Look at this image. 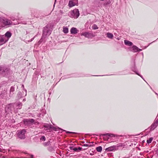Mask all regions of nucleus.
Instances as JSON below:
<instances>
[{"mask_svg": "<svg viewBox=\"0 0 158 158\" xmlns=\"http://www.w3.org/2000/svg\"><path fill=\"white\" fill-rule=\"evenodd\" d=\"M0 21L2 24L3 27H9L13 25L11 21L6 18H2L0 19Z\"/></svg>", "mask_w": 158, "mask_h": 158, "instance_id": "f257e3e1", "label": "nucleus"}, {"mask_svg": "<svg viewBox=\"0 0 158 158\" xmlns=\"http://www.w3.org/2000/svg\"><path fill=\"white\" fill-rule=\"evenodd\" d=\"M71 14L72 18L75 19L77 18L79 16V12L78 10L75 9L71 12Z\"/></svg>", "mask_w": 158, "mask_h": 158, "instance_id": "f03ea898", "label": "nucleus"}, {"mask_svg": "<svg viewBox=\"0 0 158 158\" xmlns=\"http://www.w3.org/2000/svg\"><path fill=\"white\" fill-rule=\"evenodd\" d=\"M17 135L18 137L21 139H24L25 138V134L26 131L25 129L18 131Z\"/></svg>", "mask_w": 158, "mask_h": 158, "instance_id": "7ed1b4c3", "label": "nucleus"}, {"mask_svg": "<svg viewBox=\"0 0 158 158\" xmlns=\"http://www.w3.org/2000/svg\"><path fill=\"white\" fill-rule=\"evenodd\" d=\"M81 35L84 36L85 37L88 38H91L94 36V35L93 33L88 32H82L81 34Z\"/></svg>", "mask_w": 158, "mask_h": 158, "instance_id": "20e7f679", "label": "nucleus"}, {"mask_svg": "<svg viewBox=\"0 0 158 158\" xmlns=\"http://www.w3.org/2000/svg\"><path fill=\"white\" fill-rule=\"evenodd\" d=\"M7 41V39L6 38L4 35H0V45H2Z\"/></svg>", "mask_w": 158, "mask_h": 158, "instance_id": "39448f33", "label": "nucleus"}, {"mask_svg": "<svg viewBox=\"0 0 158 158\" xmlns=\"http://www.w3.org/2000/svg\"><path fill=\"white\" fill-rule=\"evenodd\" d=\"M51 34V32L49 31L47 27H45L44 28L43 30V34L44 35H49Z\"/></svg>", "mask_w": 158, "mask_h": 158, "instance_id": "423d86ee", "label": "nucleus"}, {"mask_svg": "<svg viewBox=\"0 0 158 158\" xmlns=\"http://www.w3.org/2000/svg\"><path fill=\"white\" fill-rule=\"evenodd\" d=\"M79 32V30L75 27H72L70 30V32L72 34H76Z\"/></svg>", "mask_w": 158, "mask_h": 158, "instance_id": "0eeeda50", "label": "nucleus"}, {"mask_svg": "<svg viewBox=\"0 0 158 158\" xmlns=\"http://www.w3.org/2000/svg\"><path fill=\"white\" fill-rule=\"evenodd\" d=\"M77 3H76L74 2L73 0H70L69 1L68 6L69 7H72L75 5H77Z\"/></svg>", "mask_w": 158, "mask_h": 158, "instance_id": "6e6552de", "label": "nucleus"}, {"mask_svg": "<svg viewBox=\"0 0 158 158\" xmlns=\"http://www.w3.org/2000/svg\"><path fill=\"white\" fill-rule=\"evenodd\" d=\"M104 139L105 140H106L107 139L110 138V137H112L114 136V135L112 134H106L104 135Z\"/></svg>", "mask_w": 158, "mask_h": 158, "instance_id": "1a4fd4ad", "label": "nucleus"}, {"mask_svg": "<svg viewBox=\"0 0 158 158\" xmlns=\"http://www.w3.org/2000/svg\"><path fill=\"white\" fill-rule=\"evenodd\" d=\"M130 50L134 52H137L138 51V48L135 46H133L132 47L129 48Z\"/></svg>", "mask_w": 158, "mask_h": 158, "instance_id": "9d476101", "label": "nucleus"}, {"mask_svg": "<svg viewBox=\"0 0 158 158\" xmlns=\"http://www.w3.org/2000/svg\"><path fill=\"white\" fill-rule=\"evenodd\" d=\"M11 36V34L10 32L9 31L7 32L5 35H4V36H5L6 38L7 39V41L9 40V39L10 37Z\"/></svg>", "mask_w": 158, "mask_h": 158, "instance_id": "9b49d317", "label": "nucleus"}, {"mask_svg": "<svg viewBox=\"0 0 158 158\" xmlns=\"http://www.w3.org/2000/svg\"><path fill=\"white\" fill-rule=\"evenodd\" d=\"M124 44L126 45L129 46H132L133 44L131 42L127 40H124Z\"/></svg>", "mask_w": 158, "mask_h": 158, "instance_id": "f8f14e48", "label": "nucleus"}, {"mask_svg": "<svg viewBox=\"0 0 158 158\" xmlns=\"http://www.w3.org/2000/svg\"><path fill=\"white\" fill-rule=\"evenodd\" d=\"M114 148V146H111L108 147L106 149V151L107 152L112 151H113Z\"/></svg>", "mask_w": 158, "mask_h": 158, "instance_id": "ddd939ff", "label": "nucleus"}, {"mask_svg": "<svg viewBox=\"0 0 158 158\" xmlns=\"http://www.w3.org/2000/svg\"><path fill=\"white\" fill-rule=\"evenodd\" d=\"M157 126V125L156 124L154 123L150 127V129L151 130H153Z\"/></svg>", "mask_w": 158, "mask_h": 158, "instance_id": "4468645a", "label": "nucleus"}, {"mask_svg": "<svg viewBox=\"0 0 158 158\" xmlns=\"http://www.w3.org/2000/svg\"><path fill=\"white\" fill-rule=\"evenodd\" d=\"M63 31L64 33H67L69 32V30L68 28L66 27H63Z\"/></svg>", "mask_w": 158, "mask_h": 158, "instance_id": "2eb2a0df", "label": "nucleus"}, {"mask_svg": "<svg viewBox=\"0 0 158 158\" xmlns=\"http://www.w3.org/2000/svg\"><path fill=\"white\" fill-rule=\"evenodd\" d=\"M97 151L99 152H101L102 150V148L101 146L97 147L96 148Z\"/></svg>", "mask_w": 158, "mask_h": 158, "instance_id": "dca6fc26", "label": "nucleus"}, {"mask_svg": "<svg viewBox=\"0 0 158 158\" xmlns=\"http://www.w3.org/2000/svg\"><path fill=\"white\" fill-rule=\"evenodd\" d=\"M107 37L109 38L112 39L113 37V35L112 34L110 33H107Z\"/></svg>", "mask_w": 158, "mask_h": 158, "instance_id": "f3484780", "label": "nucleus"}, {"mask_svg": "<svg viewBox=\"0 0 158 158\" xmlns=\"http://www.w3.org/2000/svg\"><path fill=\"white\" fill-rule=\"evenodd\" d=\"M153 139L152 137L148 139L147 141V143H151Z\"/></svg>", "mask_w": 158, "mask_h": 158, "instance_id": "a211bd4d", "label": "nucleus"}, {"mask_svg": "<svg viewBox=\"0 0 158 158\" xmlns=\"http://www.w3.org/2000/svg\"><path fill=\"white\" fill-rule=\"evenodd\" d=\"M92 28L93 29L96 30L98 29V27L96 25L94 24L92 26Z\"/></svg>", "mask_w": 158, "mask_h": 158, "instance_id": "6ab92c4d", "label": "nucleus"}, {"mask_svg": "<svg viewBox=\"0 0 158 158\" xmlns=\"http://www.w3.org/2000/svg\"><path fill=\"white\" fill-rule=\"evenodd\" d=\"M0 72L2 73L5 72L4 70V67L0 66Z\"/></svg>", "mask_w": 158, "mask_h": 158, "instance_id": "aec40b11", "label": "nucleus"}, {"mask_svg": "<svg viewBox=\"0 0 158 158\" xmlns=\"http://www.w3.org/2000/svg\"><path fill=\"white\" fill-rule=\"evenodd\" d=\"M15 91V87L14 86H12L10 90V92H13Z\"/></svg>", "mask_w": 158, "mask_h": 158, "instance_id": "412c9836", "label": "nucleus"}, {"mask_svg": "<svg viewBox=\"0 0 158 158\" xmlns=\"http://www.w3.org/2000/svg\"><path fill=\"white\" fill-rule=\"evenodd\" d=\"M40 139L42 141H45V138L44 136H42L41 137Z\"/></svg>", "mask_w": 158, "mask_h": 158, "instance_id": "4be33fe9", "label": "nucleus"}, {"mask_svg": "<svg viewBox=\"0 0 158 158\" xmlns=\"http://www.w3.org/2000/svg\"><path fill=\"white\" fill-rule=\"evenodd\" d=\"M19 109H20L21 108V106H22V104L21 103H20L18 105Z\"/></svg>", "mask_w": 158, "mask_h": 158, "instance_id": "5701e85b", "label": "nucleus"}, {"mask_svg": "<svg viewBox=\"0 0 158 158\" xmlns=\"http://www.w3.org/2000/svg\"><path fill=\"white\" fill-rule=\"evenodd\" d=\"M155 123L157 125H158V119H157L156 121L154 123Z\"/></svg>", "mask_w": 158, "mask_h": 158, "instance_id": "b1692460", "label": "nucleus"}, {"mask_svg": "<svg viewBox=\"0 0 158 158\" xmlns=\"http://www.w3.org/2000/svg\"><path fill=\"white\" fill-rule=\"evenodd\" d=\"M73 150L74 151H77V148H73Z\"/></svg>", "mask_w": 158, "mask_h": 158, "instance_id": "393cba45", "label": "nucleus"}, {"mask_svg": "<svg viewBox=\"0 0 158 158\" xmlns=\"http://www.w3.org/2000/svg\"><path fill=\"white\" fill-rule=\"evenodd\" d=\"M84 146L88 147V144H84Z\"/></svg>", "mask_w": 158, "mask_h": 158, "instance_id": "a878e982", "label": "nucleus"}, {"mask_svg": "<svg viewBox=\"0 0 158 158\" xmlns=\"http://www.w3.org/2000/svg\"><path fill=\"white\" fill-rule=\"evenodd\" d=\"M34 121V120L33 119H31L30 120V122L31 123L33 122Z\"/></svg>", "mask_w": 158, "mask_h": 158, "instance_id": "bb28decb", "label": "nucleus"}, {"mask_svg": "<svg viewBox=\"0 0 158 158\" xmlns=\"http://www.w3.org/2000/svg\"><path fill=\"white\" fill-rule=\"evenodd\" d=\"M69 148H70V149L71 150H72L73 148V147H69Z\"/></svg>", "mask_w": 158, "mask_h": 158, "instance_id": "cd10ccee", "label": "nucleus"}, {"mask_svg": "<svg viewBox=\"0 0 158 158\" xmlns=\"http://www.w3.org/2000/svg\"><path fill=\"white\" fill-rule=\"evenodd\" d=\"M34 39V38H32V39H31V41H32Z\"/></svg>", "mask_w": 158, "mask_h": 158, "instance_id": "c85d7f7f", "label": "nucleus"}, {"mask_svg": "<svg viewBox=\"0 0 158 158\" xmlns=\"http://www.w3.org/2000/svg\"><path fill=\"white\" fill-rule=\"evenodd\" d=\"M79 150H81V148L80 147H79L78 148Z\"/></svg>", "mask_w": 158, "mask_h": 158, "instance_id": "c756f323", "label": "nucleus"}, {"mask_svg": "<svg viewBox=\"0 0 158 158\" xmlns=\"http://www.w3.org/2000/svg\"><path fill=\"white\" fill-rule=\"evenodd\" d=\"M2 149L0 148V152H2Z\"/></svg>", "mask_w": 158, "mask_h": 158, "instance_id": "7c9ffc66", "label": "nucleus"}, {"mask_svg": "<svg viewBox=\"0 0 158 158\" xmlns=\"http://www.w3.org/2000/svg\"><path fill=\"white\" fill-rule=\"evenodd\" d=\"M136 74L138 75H139V76H140V75L137 73H136Z\"/></svg>", "mask_w": 158, "mask_h": 158, "instance_id": "2f4dec72", "label": "nucleus"}, {"mask_svg": "<svg viewBox=\"0 0 158 158\" xmlns=\"http://www.w3.org/2000/svg\"><path fill=\"white\" fill-rule=\"evenodd\" d=\"M90 155H92L93 154L92 153H90Z\"/></svg>", "mask_w": 158, "mask_h": 158, "instance_id": "473e14b6", "label": "nucleus"}, {"mask_svg": "<svg viewBox=\"0 0 158 158\" xmlns=\"http://www.w3.org/2000/svg\"><path fill=\"white\" fill-rule=\"evenodd\" d=\"M22 86H23V87H24L23 85H22Z\"/></svg>", "mask_w": 158, "mask_h": 158, "instance_id": "72a5a7b5", "label": "nucleus"}]
</instances>
